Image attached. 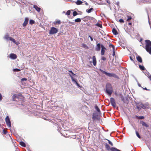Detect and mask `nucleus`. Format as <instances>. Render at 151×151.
Masks as SVG:
<instances>
[{
  "mask_svg": "<svg viewBox=\"0 0 151 151\" xmlns=\"http://www.w3.org/2000/svg\"><path fill=\"white\" fill-rule=\"evenodd\" d=\"M96 25L100 27H101V28H102V25L101 24H100V23H97L95 25Z\"/></svg>",
  "mask_w": 151,
  "mask_h": 151,
  "instance_id": "31",
  "label": "nucleus"
},
{
  "mask_svg": "<svg viewBox=\"0 0 151 151\" xmlns=\"http://www.w3.org/2000/svg\"><path fill=\"white\" fill-rule=\"evenodd\" d=\"M142 106H143V105H142Z\"/></svg>",
  "mask_w": 151,
  "mask_h": 151,
  "instance_id": "60",
  "label": "nucleus"
},
{
  "mask_svg": "<svg viewBox=\"0 0 151 151\" xmlns=\"http://www.w3.org/2000/svg\"><path fill=\"white\" fill-rule=\"evenodd\" d=\"M146 75L148 78H149V75H150L149 73H147L146 74Z\"/></svg>",
  "mask_w": 151,
  "mask_h": 151,
  "instance_id": "45",
  "label": "nucleus"
},
{
  "mask_svg": "<svg viewBox=\"0 0 151 151\" xmlns=\"http://www.w3.org/2000/svg\"><path fill=\"white\" fill-rule=\"evenodd\" d=\"M131 24H132V23H131L130 22V23H129V25H131Z\"/></svg>",
  "mask_w": 151,
  "mask_h": 151,
  "instance_id": "53",
  "label": "nucleus"
},
{
  "mask_svg": "<svg viewBox=\"0 0 151 151\" xmlns=\"http://www.w3.org/2000/svg\"><path fill=\"white\" fill-rule=\"evenodd\" d=\"M29 21V19L28 18L26 17L25 18L24 21L22 24V26L24 27H26L28 24Z\"/></svg>",
  "mask_w": 151,
  "mask_h": 151,
  "instance_id": "12",
  "label": "nucleus"
},
{
  "mask_svg": "<svg viewBox=\"0 0 151 151\" xmlns=\"http://www.w3.org/2000/svg\"><path fill=\"white\" fill-rule=\"evenodd\" d=\"M106 143H107L108 144H109L111 146L113 145V143L110 141L106 139H104V144H106Z\"/></svg>",
  "mask_w": 151,
  "mask_h": 151,
  "instance_id": "14",
  "label": "nucleus"
},
{
  "mask_svg": "<svg viewBox=\"0 0 151 151\" xmlns=\"http://www.w3.org/2000/svg\"><path fill=\"white\" fill-rule=\"evenodd\" d=\"M86 4L87 5H88V3H86Z\"/></svg>",
  "mask_w": 151,
  "mask_h": 151,
  "instance_id": "55",
  "label": "nucleus"
},
{
  "mask_svg": "<svg viewBox=\"0 0 151 151\" xmlns=\"http://www.w3.org/2000/svg\"><path fill=\"white\" fill-rule=\"evenodd\" d=\"M127 17L128 18L127 19V21L129 22L130 21V20L132 19V17L130 16H128Z\"/></svg>",
  "mask_w": 151,
  "mask_h": 151,
  "instance_id": "38",
  "label": "nucleus"
},
{
  "mask_svg": "<svg viewBox=\"0 0 151 151\" xmlns=\"http://www.w3.org/2000/svg\"><path fill=\"white\" fill-rule=\"evenodd\" d=\"M53 23L55 25H56L57 24H60L61 23V22L59 20H56L55 22H53Z\"/></svg>",
  "mask_w": 151,
  "mask_h": 151,
  "instance_id": "18",
  "label": "nucleus"
},
{
  "mask_svg": "<svg viewBox=\"0 0 151 151\" xmlns=\"http://www.w3.org/2000/svg\"><path fill=\"white\" fill-rule=\"evenodd\" d=\"M137 59V61L140 62V63H142V60L141 58L139 56H137L136 57Z\"/></svg>",
  "mask_w": 151,
  "mask_h": 151,
  "instance_id": "19",
  "label": "nucleus"
},
{
  "mask_svg": "<svg viewBox=\"0 0 151 151\" xmlns=\"http://www.w3.org/2000/svg\"><path fill=\"white\" fill-rule=\"evenodd\" d=\"M10 37H9V35H5L4 38L6 40H9Z\"/></svg>",
  "mask_w": 151,
  "mask_h": 151,
  "instance_id": "34",
  "label": "nucleus"
},
{
  "mask_svg": "<svg viewBox=\"0 0 151 151\" xmlns=\"http://www.w3.org/2000/svg\"><path fill=\"white\" fill-rule=\"evenodd\" d=\"M144 118V117L143 116H140L139 117V119H142Z\"/></svg>",
  "mask_w": 151,
  "mask_h": 151,
  "instance_id": "43",
  "label": "nucleus"
},
{
  "mask_svg": "<svg viewBox=\"0 0 151 151\" xmlns=\"http://www.w3.org/2000/svg\"><path fill=\"white\" fill-rule=\"evenodd\" d=\"M110 101L111 105L114 107H116V104L115 103V101L114 99L113 98H110Z\"/></svg>",
  "mask_w": 151,
  "mask_h": 151,
  "instance_id": "11",
  "label": "nucleus"
},
{
  "mask_svg": "<svg viewBox=\"0 0 151 151\" xmlns=\"http://www.w3.org/2000/svg\"><path fill=\"white\" fill-rule=\"evenodd\" d=\"M101 59L102 60H104V57H103V56L102 57Z\"/></svg>",
  "mask_w": 151,
  "mask_h": 151,
  "instance_id": "51",
  "label": "nucleus"
},
{
  "mask_svg": "<svg viewBox=\"0 0 151 151\" xmlns=\"http://www.w3.org/2000/svg\"><path fill=\"white\" fill-rule=\"evenodd\" d=\"M137 84L139 86L141 87L140 84L138 82H137Z\"/></svg>",
  "mask_w": 151,
  "mask_h": 151,
  "instance_id": "49",
  "label": "nucleus"
},
{
  "mask_svg": "<svg viewBox=\"0 0 151 151\" xmlns=\"http://www.w3.org/2000/svg\"><path fill=\"white\" fill-rule=\"evenodd\" d=\"M106 148L108 150H110L111 151H121L119 150L114 147L110 148L109 146L108 145L107 143L106 144H105Z\"/></svg>",
  "mask_w": 151,
  "mask_h": 151,
  "instance_id": "7",
  "label": "nucleus"
},
{
  "mask_svg": "<svg viewBox=\"0 0 151 151\" xmlns=\"http://www.w3.org/2000/svg\"><path fill=\"white\" fill-rule=\"evenodd\" d=\"M71 12L70 10L66 12V14L68 15H69L70 14Z\"/></svg>",
  "mask_w": 151,
  "mask_h": 151,
  "instance_id": "39",
  "label": "nucleus"
},
{
  "mask_svg": "<svg viewBox=\"0 0 151 151\" xmlns=\"http://www.w3.org/2000/svg\"><path fill=\"white\" fill-rule=\"evenodd\" d=\"M148 17L149 19L150 15L149 14H148Z\"/></svg>",
  "mask_w": 151,
  "mask_h": 151,
  "instance_id": "54",
  "label": "nucleus"
},
{
  "mask_svg": "<svg viewBox=\"0 0 151 151\" xmlns=\"http://www.w3.org/2000/svg\"><path fill=\"white\" fill-rule=\"evenodd\" d=\"M130 60L132 61L133 62H134V61L133 60V59L132 58V57L130 56Z\"/></svg>",
  "mask_w": 151,
  "mask_h": 151,
  "instance_id": "48",
  "label": "nucleus"
},
{
  "mask_svg": "<svg viewBox=\"0 0 151 151\" xmlns=\"http://www.w3.org/2000/svg\"><path fill=\"white\" fill-rule=\"evenodd\" d=\"M106 1V2L109 4H110V1L109 0H105Z\"/></svg>",
  "mask_w": 151,
  "mask_h": 151,
  "instance_id": "44",
  "label": "nucleus"
},
{
  "mask_svg": "<svg viewBox=\"0 0 151 151\" xmlns=\"http://www.w3.org/2000/svg\"><path fill=\"white\" fill-rule=\"evenodd\" d=\"M104 60H106V58H104Z\"/></svg>",
  "mask_w": 151,
  "mask_h": 151,
  "instance_id": "59",
  "label": "nucleus"
},
{
  "mask_svg": "<svg viewBox=\"0 0 151 151\" xmlns=\"http://www.w3.org/2000/svg\"><path fill=\"white\" fill-rule=\"evenodd\" d=\"M9 40H10L12 41L14 43L16 44V45L18 44H17L16 43L15 40L13 38H12L11 37H9Z\"/></svg>",
  "mask_w": 151,
  "mask_h": 151,
  "instance_id": "23",
  "label": "nucleus"
},
{
  "mask_svg": "<svg viewBox=\"0 0 151 151\" xmlns=\"http://www.w3.org/2000/svg\"><path fill=\"white\" fill-rule=\"evenodd\" d=\"M35 23V21L33 20H30L29 21V24H32Z\"/></svg>",
  "mask_w": 151,
  "mask_h": 151,
  "instance_id": "32",
  "label": "nucleus"
},
{
  "mask_svg": "<svg viewBox=\"0 0 151 151\" xmlns=\"http://www.w3.org/2000/svg\"><path fill=\"white\" fill-rule=\"evenodd\" d=\"M112 32L113 34L115 35H117L118 34L116 30L114 29H113Z\"/></svg>",
  "mask_w": 151,
  "mask_h": 151,
  "instance_id": "25",
  "label": "nucleus"
},
{
  "mask_svg": "<svg viewBox=\"0 0 151 151\" xmlns=\"http://www.w3.org/2000/svg\"><path fill=\"white\" fill-rule=\"evenodd\" d=\"M104 50L106 49V48L105 47H104Z\"/></svg>",
  "mask_w": 151,
  "mask_h": 151,
  "instance_id": "56",
  "label": "nucleus"
},
{
  "mask_svg": "<svg viewBox=\"0 0 151 151\" xmlns=\"http://www.w3.org/2000/svg\"><path fill=\"white\" fill-rule=\"evenodd\" d=\"M5 132H4V133L6 134V133Z\"/></svg>",
  "mask_w": 151,
  "mask_h": 151,
  "instance_id": "58",
  "label": "nucleus"
},
{
  "mask_svg": "<svg viewBox=\"0 0 151 151\" xmlns=\"http://www.w3.org/2000/svg\"><path fill=\"white\" fill-rule=\"evenodd\" d=\"M101 55H104V46L103 45H101Z\"/></svg>",
  "mask_w": 151,
  "mask_h": 151,
  "instance_id": "22",
  "label": "nucleus"
},
{
  "mask_svg": "<svg viewBox=\"0 0 151 151\" xmlns=\"http://www.w3.org/2000/svg\"><path fill=\"white\" fill-rule=\"evenodd\" d=\"M104 74L105 75L109 77H114V78H118V77L114 73H110L106 72L104 71Z\"/></svg>",
  "mask_w": 151,
  "mask_h": 151,
  "instance_id": "8",
  "label": "nucleus"
},
{
  "mask_svg": "<svg viewBox=\"0 0 151 151\" xmlns=\"http://www.w3.org/2000/svg\"><path fill=\"white\" fill-rule=\"evenodd\" d=\"M5 132H4V133L6 134V133Z\"/></svg>",
  "mask_w": 151,
  "mask_h": 151,
  "instance_id": "57",
  "label": "nucleus"
},
{
  "mask_svg": "<svg viewBox=\"0 0 151 151\" xmlns=\"http://www.w3.org/2000/svg\"><path fill=\"white\" fill-rule=\"evenodd\" d=\"M119 21L120 22L122 23L124 22V20L122 19H120L119 20Z\"/></svg>",
  "mask_w": 151,
  "mask_h": 151,
  "instance_id": "40",
  "label": "nucleus"
},
{
  "mask_svg": "<svg viewBox=\"0 0 151 151\" xmlns=\"http://www.w3.org/2000/svg\"><path fill=\"white\" fill-rule=\"evenodd\" d=\"M139 68L142 70H145V68L143 66L141 65H139Z\"/></svg>",
  "mask_w": 151,
  "mask_h": 151,
  "instance_id": "30",
  "label": "nucleus"
},
{
  "mask_svg": "<svg viewBox=\"0 0 151 151\" xmlns=\"http://www.w3.org/2000/svg\"><path fill=\"white\" fill-rule=\"evenodd\" d=\"M93 63L94 66H95L96 64V59L95 56H93L92 58Z\"/></svg>",
  "mask_w": 151,
  "mask_h": 151,
  "instance_id": "16",
  "label": "nucleus"
},
{
  "mask_svg": "<svg viewBox=\"0 0 151 151\" xmlns=\"http://www.w3.org/2000/svg\"><path fill=\"white\" fill-rule=\"evenodd\" d=\"M82 47L86 49H88L89 48L87 46V45L84 43H83L82 44Z\"/></svg>",
  "mask_w": 151,
  "mask_h": 151,
  "instance_id": "20",
  "label": "nucleus"
},
{
  "mask_svg": "<svg viewBox=\"0 0 151 151\" xmlns=\"http://www.w3.org/2000/svg\"><path fill=\"white\" fill-rule=\"evenodd\" d=\"M144 2L147 3H151V0H147L144 1Z\"/></svg>",
  "mask_w": 151,
  "mask_h": 151,
  "instance_id": "36",
  "label": "nucleus"
},
{
  "mask_svg": "<svg viewBox=\"0 0 151 151\" xmlns=\"http://www.w3.org/2000/svg\"><path fill=\"white\" fill-rule=\"evenodd\" d=\"M2 99V96L1 95V93H0V100H1Z\"/></svg>",
  "mask_w": 151,
  "mask_h": 151,
  "instance_id": "47",
  "label": "nucleus"
},
{
  "mask_svg": "<svg viewBox=\"0 0 151 151\" xmlns=\"http://www.w3.org/2000/svg\"><path fill=\"white\" fill-rule=\"evenodd\" d=\"M70 73H69V75L71 77L72 81L75 83V84L78 87H80L79 84L77 83V80L76 79H74L73 77V76H76V75L74 74L72 71V70H69L68 71Z\"/></svg>",
  "mask_w": 151,
  "mask_h": 151,
  "instance_id": "4",
  "label": "nucleus"
},
{
  "mask_svg": "<svg viewBox=\"0 0 151 151\" xmlns=\"http://www.w3.org/2000/svg\"><path fill=\"white\" fill-rule=\"evenodd\" d=\"M22 97V95L21 94H14L12 96V100L13 101H15V99H19L20 97Z\"/></svg>",
  "mask_w": 151,
  "mask_h": 151,
  "instance_id": "10",
  "label": "nucleus"
},
{
  "mask_svg": "<svg viewBox=\"0 0 151 151\" xmlns=\"http://www.w3.org/2000/svg\"><path fill=\"white\" fill-rule=\"evenodd\" d=\"M104 44L106 45V47H109L111 49V48H112V50L113 52L112 53V55L113 56H114L115 55V53L114 51V45L111 44L110 42L109 41H108L107 42L106 41L105 42H104Z\"/></svg>",
  "mask_w": 151,
  "mask_h": 151,
  "instance_id": "5",
  "label": "nucleus"
},
{
  "mask_svg": "<svg viewBox=\"0 0 151 151\" xmlns=\"http://www.w3.org/2000/svg\"><path fill=\"white\" fill-rule=\"evenodd\" d=\"M101 49V45L99 43L97 44L96 48L95 50L97 51H99Z\"/></svg>",
  "mask_w": 151,
  "mask_h": 151,
  "instance_id": "15",
  "label": "nucleus"
},
{
  "mask_svg": "<svg viewBox=\"0 0 151 151\" xmlns=\"http://www.w3.org/2000/svg\"><path fill=\"white\" fill-rule=\"evenodd\" d=\"M83 3V2L80 0H78L76 3L77 5H79Z\"/></svg>",
  "mask_w": 151,
  "mask_h": 151,
  "instance_id": "26",
  "label": "nucleus"
},
{
  "mask_svg": "<svg viewBox=\"0 0 151 151\" xmlns=\"http://www.w3.org/2000/svg\"><path fill=\"white\" fill-rule=\"evenodd\" d=\"M33 8H35L38 12H40L41 8L38 7L37 5H34L33 6Z\"/></svg>",
  "mask_w": 151,
  "mask_h": 151,
  "instance_id": "17",
  "label": "nucleus"
},
{
  "mask_svg": "<svg viewBox=\"0 0 151 151\" xmlns=\"http://www.w3.org/2000/svg\"><path fill=\"white\" fill-rule=\"evenodd\" d=\"M113 89L111 85L109 83L107 84L106 85V93L110 96L113 92Z\"/></svg>",
  "mask_w": 151,
  "mask_h": 151,
  "instance_id": "3",
  "label": "nucleus"
},
{
  "mask_svg": "<svg viewBox=\"0 0 151 151\" xmlns=\"http://www.w3.org/2000/svg\"><path fill=\"white\" fill-rule=\"evenodd\" d=\"M27 80V79L26 78H22V79H21V81H26V80Z\"/></svg>",
  "mask_w": 151,
  "mask_h": 151,
  "instance_id": "41",
  "label": "nucleus"
},
{
  "mask_svg": "<svg viewBox=\"0 0 151 151\" xmlns=\"http://www.w3.org/2000/svg\"><path fill=\"white\" fill-rule=\"evenodd\" d=\"M95 108L97 112H94L93 114L92 119L94 122H98L100 121V115L101 114V111L98 106L95 105Z\"/></svg>",
  "mask_w": 151,
  "mask_h": 151,
  "instance_id": "1",
  "label": "nucleus"
},
{
  "mask_svg": "<svg viewBox=\"0 0 151 151\" xmlns=\"http://www.w3.org/2000/svg\"><path fill=\"white\" fill-rule=\"evenodd\" d=\"M149 79H150L151 81V75H149V78H148Z\"/></svg>",
  "mask_w": 151,
  "mask_h": 151,
  "instance_id": "50",
  "label": "nucleus"
},
{
  "mask_svg": "<svg viewBox=\"0 0 151 151\" xmlns=\"http://www.w3.org/2000/svg\"><path fill=\"white\" fill-rule=\"evenodd\" d=\"M9 58L13 60L16 59L17 58V55L14 53H11L9 55Z\"/></svg>",
  "mask_w": 151,
  "mask_h": 151,
  "instance_id": "13",
  "label": "nucleus"
},
{
  "mask_svg": "<svg viewBox=\"0 0 151 151\" xmlns=\"http://www.w3.org/2000/svg\"><path fill=\"white\" fill-rule=\"evenodd\" d=\"M78 14V13L76 11H75L73 12V16H75L77 15Z\"/></svg>",
  "mask_w": 151,
  "mask_h": 151,
  "instance_id": "33",
  "label": "nucleus"
},
{
  "mask_svg": "<svg viewBox=\"0 0 151 151\" xmlns=\"http://www.w3.org/2000/svg\"><path fill=\"white\" fill-rule=\"evenodd\" d=\"M136 134L137 137L139 138H140L141 137L139 135V133L137 131H136Z\"/></svg>",
  "mask_w": 151,
  "mask_h": 151,
  "instance_id": "35",
  "label": "nucleus"
},
{
  "mask_svg": "<svg viewBox=\"0 0 151 151\" xmlns=\"http://www.w3.org/2000/svg\"><path fill=\"white\" fill-rule=\"evenodd\" d=\"M5 122L7 126L9 127H11V122L8 116H6L5 118Z\"/></svg>",
  "mask_w": 151,
  "mask_h": 151,
  "instance_id": "9",
  "label": "nucleus"
},
{
  "mask_svg": "<svg viewBox=\"0 0 151 151\" xmlns=\"http://www.w3.org/2000/svg\"><path fill=\"white\" fill-rule=\"evenodd\" d=\"M143 89H145V90H147V88H144Z\"/></svg>",
  "mask_w": 151,
  "mask_h": 151,
  "instance_id": "52",
  "label": "nucleus"
},
{
  "mask_svg": "<svg viewBox=\"0 0 151 151\" xmlns=\"http://www.w3.org/2000/svg\"><path fill=\"white\" fill-rule=\"evenodd\" d=\"M145 49L150 54H151V42L149 40H145Z\"/></svg>",
  "mask_w": 151,
  "mask_h": 151,
  "instance_id": "2",
  "label": "nucleus"
},
{
  "mask_svg": "<svg viewBox=\"0 0 151 151\" xmlns=\"http://www.w3.org/2000/svg\"><path fill=\"white\" fill-rule=\"evenodd\" d=\"M58 32V29L55 27H53L51 28L49 32V34L50 35H53L56 33Z\"/></svg>",
  "mask_w": 151,
  "mask_h": 151,
  "instance_id": "6",
  "label": "nucleus"
},
{
  "mask_svg": "<svg viewBox=\"0 0 151 151\" xmlns=\"http://www.w3.org/2000/svg\"><path fill=\"white\" fill-rule=\"evenodd\" d=\"M140 123L143 126H145V127H148V125L147 124H146L145 122H143V121L141 122Z\"/></svg>",
  "mask_w": 151,
  "mask_h": 151,
  "instance_id": "21",
  "label": "nucleus"
},
{
  "mask_svg": "<svg viewBox=\"0 0 151 151\" xmlns=\"http://www.w3.org/2000/svg\"><path fill=\"white\" fill-rule=\"evenodd\" d=\"M9 40H10L12 41L14 43L16 44V45L18 44H17L16 43L15 40L13 38H12L11 37H9Z\"/></svg>",
  "mask_w": 151,
  "mask_h": 151,
  "instance_id": "24",
  "label": "nucleus"
},
{
  "mask_svg": "<svg viewBox=\"0 0 151 151\" xmlns=\"http://www.w3.org/2000/svg\"><path fill=\"white\" fill-rule=\"evenodd\" d=\"M93 9L92 8H91L90 9L88 10H86V12L88 13H90L92 11H93Z\"/></svg>",
  "mask_w": 151,
  "mask_h": 151,
  "instance_id": "28",
  "label": "nucleus"
},
{
  "mask_svg": "<svg viewBox=\"0 0 151 151\" xmlns=\"http://www.w3.org/2000/svg\"><path fill=\"white\" fill-rule=\"evenodd\" d=\"M20 144L21 146L24 147H25L26 146V145L23 142H20Z\"/></svg>",
  "mask_w": 151,
  "mask_h": 151,
  "instance_id": "27",
  "label": "nucleus"
},
{
  "mask_svg": "<svg viewBox=\"0 0 151 151\" xmlns=\"http://www.w3.org/2000/svg\"><path fill=\"white\" fill-rule=\"evenodd\" d=\"M69 23L71 24H72V25L75 24V22H69Z\"/></svg>",
  "mask_w": 151,
  "mask_h": 151,
  "instance_id": "42",
  "label": "nucleus"
},
{
  "mask_svg": "<svg viewBox=\"0 0 151 151\" xmlns=\"http://www.w3.org/2000/svg\"><path fill=\"white\" fill-rule=\"evenodd\" d=\"M88 37H90L91 41H93V39L92 37H91L90 36H89Z\"/></svg>",
  "mask_w": 151,
  "mask_h": 151,
  "instance_id": "46",
  "label": "nucleus"
},
{
  "mask_svg": "<svg viewBox=\"0 0 151 151\" xmlns=\"http://www.w3.org/2000/svg\"><path fill=\"white\" fill-rule=\"evenodd\" d=\"M81 19L80 18H77L75 19V21L77 22H81Z\"/></svg>",
  "mask_w": 151,
  "mask_h": 151,
  "instance_id": "29",
  "label": "nucleus"
},
{
  "mask_svg": "<svg viewBox=\"0 0 151 151\" xmlns=\"http://www.w3.org/2000/svg\"><path fill=\"white\" fill-rule=\"evenodd\" d=\"M13 70L15 72H18L20 71V70L17 68H15L13 69Z\"/></svg>",
  "mask_w": 151,
  "mask_h": 151,
  "instance_id": "37",
  "label": "nucleus"
}]
</instances>
